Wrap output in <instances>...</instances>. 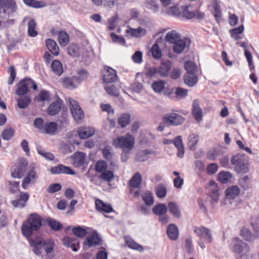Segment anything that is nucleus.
<instances>
[{"label": "nucleus", "mask_w": 259, "mask_h": 259, "mask_svg": "<svg viewBox=\"0 0 259 259\" xmlns=\"http://www.w3.org/2000/svg\"><path fill=\"white\" fill-rule=\"evenodd\" d=\"M85 154L82 152L77 151L72 154L70 158L72 160V164L74 167H78L85 163Z\"/></svg>", "instance_id": "obj_13"}, {"label": "nucleus", "mask_w": 259, "mask_h": 259, "mask_svg": "<svg viewBox=\"0 0 259 259\" xmlns=\"http://www.w3.org/2000/svg\"><path fill=\"white\" fill-rule=\"evenodd\" d=\"M0 9H3L4 13L10 16L16 12V3L14 0H0Z\"/></svg>", "instance_id": "obj_11"}, {"label": "nucleus", "mask_w": 259, "mask_h": 259, "mask_svg": "<svg viewBox=\"0 0 259 259\" xmlns=\"http://www.w3.org/2000/svg\"><path fill=\"white\" fill-rule=\"evenodd\" d=\"M43 221L42 218L36 213L29 215L21 226L22 234L26 237L30 236L33 231H37L40 228Z\"/></svg>", "instance_id": "obj_1"}, {"label": "nucleus", "mask_w": 259, "mask_h": 259, "mask_svg": "<svg viewBox=\"0 0 259 259\" xmlns=\"http://www.w3.org/2000/svg\"><path fill=\"white\" fill-rule=\"evenodd\" d=\"M124 240L125 244L130 248L133 249L139 250L140 251H143L144 248L143 246L136 243L131 237L125 236L124 237Z\"/></svg>", "instance_id": "obj_36"}, {"label": "nucleus", "mask_w": 259, "mask_h": 259, "mask_svg": "<svg viewBox=\"0 0 259 259\" xmlns=\"http://www.w3.org/2000/svg\"><path fill=\"white\" fill-rule=\"evenodd\" d=\"M112 145L122 150H132L135 144V137L130 134L117 137L112 140Z\"/></svg>", "instance_id": "obj_2"}, {"label": "nucleus", "mask_w": 259, "mask_h": 259, "mask_svg": "<svg viewBox=\"0 0 259 259\" xmlns=\"http://www.w3.org/2000/svg\"><path fill=\"white\" fill-rule=\"evenodd\" d=\"M37 152L39 154H40L46 159L52 160L54 158V155L52 153L46 152L40 148H37Z\"/></svg>", "instance_id": "obj_62"}, {"label": "nucleus", "mask_w": 259, "mask_h": 259, "mask_svg": "<svg viewBox=\"0 0 259 259\" xmlns=\"http://www.w3.org/2000/svg\"><path fill=\"white\" fill-rule=\"evenodd\" d=\"M38 179V175L36 171L33 169L29 171L26 176L23 180L22 186L24 189H26L30 184H34Z\"/></svg>", "instance_id": "obj_14"}, {"label": "nucleus", "mask_w": 259, "mask_h": 259, "mask_svg": "<svg viewBox=\"0 0 259 259\" xmlns=\"http://www.w3.org/2000/svg\"><path fill=\"white\" fill-rule=\"evenodd\" d=\"M61 108V104L59 101L54 102L48 108V113L51 115H55L59 113Z\"/></svg>", "instance_id": "obj_35"}, {"label": "nucleus", "mask_w": 259, "mask_h": 259, "mask_svg": "<svg viewBox=\"0 0 259 259\" xmlns=\"http://www.w3.org/2000/svg\"><path fill=\"white\" fill-rule=\"evenodd\" d=\"M61 151L64 154H69L75 150V148L69 143H62L60 147Z\"/></svg>", "instance_id": "obj_57"}, {"label": "nucleus", "mask_w": 259, "mask_h": 259, "mask_svg": "<svg viewBox=\"0 0 259 259\" xmlns=\"http://www.w3.org/2000/svg\"><path fill=\"white\" fill-rule=\"evenodd\" d=\"M142 198L147 205L151 206L153 205L154 203V200L152 194L150 192H145L142 196Z\"/></svg>", "instance_id": "obj_54"}, {"label": "nucleus", "mask_w": 259, "mask_h": 259, "mask_svg": "<svg viewBox=\"0 0 259 259\" xmlns=\"http://www.w3.org/2000/svg\"><path fill=\"white\" fill-rule=\"evenodd\" d=\"M63 243L66 246H70L74 251L78 250L79 246V241L77 239L66 237L63 238Z\"/></svg>", "instance_id": "obj_27"}, {"label": "nucleus", "mask_w": 259, "mask_h": 259, "mask_svg": "<svg viewBox=\"0 0 259 259\" xmlns=\"http://www.w3.org/2000/svg\"><path fill=\"white\" fill-rule=\"evenodd\" d=\"M51 173L54 175L64 174L73 175L74 171L69 167L63 164H59L57 166L52 167L50 170Z\"/></svg>", "instance_id": "obj_18"}, {"label": "nucleus", "mask_w": 259, "mask_h": 259, "mask_svg": "<svg viewBox=\"0 0 259 259\" xmlns=\"http://www.w3.org/2000/svg\"><path fill=\"white\" fill-rule=\"evenodd\" d=\"M14 129L8 128L3 131L1 134V137L4 140H9L14 136Z\"/></svg>", "instance_id": "obj_50"}, {"label": "nucleus", "mask_w": 259, "mask_h": 259, "mask_svg": "<svg viewBox=\"0 0 259 259\" xmlns=\"http://www.w3.org/2000/svg\"><path fill=\"white\" fill-rule=\"evenodd\" d=\"M106 92L111 96H118L119 93L115 86L113 84H106L104 86Z\"/></svg>", "instance_id": "obj_55"}, {"label": "nucleus", "mask_w": 259, "mask_h": 259, "mask_svg": "<svg viewBox=\"0 0 259 259\" xmlns=\"http://www.w3.org/2000/svg\"><path fill=\"white\" fill-rule=\"evenodd\" d=\"M117 79L116 71L110 68H105L103 73V80L105 82L108 83L115 81Z\"/></svg>", "instance_id": "obj_15"}, {"label": "nucleus", "mask_w": 259, "mask_h": 259, "mask_svg": "<svg viewBox=\"0 0 259 259\" xmlns=\"http://www.w3.org/2000/svg\"><path fill=\"white\" fill-rule=\"evenodd\" d=\"M32 250L36 255L41 253L44 249L47 253L51 252L54 247V243L50 239L44 240L40 238H36L30 242Z\"/></svg>", "instance_id": "obj_3"}, {"label": "nucleus", "mask_w": 259, "mask_h": 259, "mask_svg": "<svg viewBox=\"0 0 259 259\" xmlns=\"http://www.w3.org/2000/svg\"><path fill=\"white\" fill-rule=\"evenodd\" d=\"M207 8L217 22H219L222 16L220 2L218 0H209L208 2Z\"/></svg>", "instance_id": "obj_8"}, {"label": "nucleus", "mask_w": 259, "mask_h": 259, "mask_svg": "<svg viewBox=\"0 0 259 259\" xmlns=\"http://www.w3.org/2000/svg\"><path fill=\"white\" fill-rule=\"evenodd\" d=\"M77 134L80 139H84L92 137L95 130L90 127H80L77 130Z\"/></svg>", "instance_id": "obj_22"}, {"label": "nucleus", "mask_w": 259, "mask_h": 259, "mask_svg": "<svg viewBox=\"0 0 259 259\" xmlns=\"http://www.w3.org/2000/svg\"><path fill=\"white\" fill-rule=\"evenodd\" d=\"M194 233L200 237V240H204L205 241L211 243L213 238L211 231L203 226L194 228Z\"/></svg>", "instance_id": "obj_10"}, {"label": "nucleus", "mask_w": 259, "mask_h": 259, "mask_svg": "<svg viewBox=\"0 0 259 259\" xmlns=\"http://www.w3.org/2000/svg\"><path fill=\"white\" fill-rule=\"evenodd\" d=\"M104 157L108 161H110V165L113 170L118 168L117 160L114 159V153L112 151V148L110 146L105 147L103 150Z\"/></svg>", "instance_id": "obj_12"}, {"label": "nucleus", "mask_w": 259, "mask_h": 259, "mask_svg": "<svg viewBox=\"0 0 259 259\" xmlns=\"http://www.w3.org/2000/svg\"><path fill=\"white\" fill-rule=\"evenodd\" d=\"M126 33L132 36L140 37L146 34V31L141 27H139L137 29L130 28L126 30Z\"/></svg>", "instance_id": "obj_39"}, {"label": "nucleus", "mask_w": 259, "mask_h": 259, "mask_svg": "<svg viewBox=\"0 0 259 259\" xmlns=\"http://www.w3.org/2000/svg\"><path fill=\"white\" fill-rule=\"evenodd\" d=\"M71 114L77 123H80L84 118V113L79 105L78 102L74 99L68 98L67 99Z\"/></svg>", "instance_id": "obj_4"}, {"label": "nucleus", "mask_w": 259, "mask_h": 259, "mask_svg": "<svg viewBox=\"0 0 259 259\" xmlns=\"http://www.w3.org/2000/svg\"><path fill=\"white\" fill-rule=\"evenodd\" d=\"M166 188L163 185L159 184L156 187L155 193L156 196L159 198L164 197L166 196Z\"/></svg>", "instance_id": "obj_52"}, {"label": "nucleus", "mask_w": 259, "mask_h": 259, "mask_svg": "<svg viewBox=\"0 0 259 259\" xmlns=\"http://www.w3.org/2000/svg\"><path fill=\"white\" fill-rule=\"evenodd\" d=\"M167 234L170 239L176 240L179 236V230L177 226L174 224L169 225L167 228Z\"/></svg>", "instance_id": "obj_29"}, {"label": "nucleus", "mask_w": 259, "mask_h": 259, "mask_svg": "<svg viewBox=\"0 0 259 259\" xmlns=\"http://www.w3.org/2000/svg\"><path fill=\"white\" fill-rule=\"evenodd\" d=\"M154 153V152L153 151L145 150L139 153L137 158L139 161H144L148 158L149 155Z\"/></svg>", "instance_id": "obj_58"}, {"label": "nucleus", "mask_w": 259, "mask_h": 259, "mask_svg": "<svg viewBox=\"0 0 259 259\" xmlns=\"http://www.w3.org/2000/svg\"><path fill=\"white\" fill-rule=\"evenodd\" d=\"M218 180L222 183H228L232 178V174L228 171H222L219 172L218 176Z\"/></svg>", "instance_id": "obj_45"}, {"label": "nucleus", "mask_w": 259, "mask_h": 259, "mask_svg": "<svg viewBox=\"0 0 259 259\" xmlns=\"http://www.w3.org/2000/svg\"><path fill=\"white\" fill-rule=\"evenodd\" d=\"M192 114L195 119L200 122L202 119V110L200 107L199 102L198 100H195L192 104Z\"/></svg>", "instance_id": "obj_19"}, {"label": "nucleus", "mask_w": 259, "mask_h": 259, "mask_svg": "<svg viewBox=\"0 0 259 259\" xmlns=\"http://www.w3.org/2000/svg\"><path fill=\"white\" fill-rule=\"evenodd\" d=\"M181 15L182 17L188 19L194 18V11H192V8L190 6L182 7Z\"/></svg>", "instance_id": "obj_40"}, {"label": "nucleus", "mask_w": 259, "mask_h": 259, "mask_svg": "<svg viewBox=\"0 0 259 259\" xmlns=\"http://www.w3.org/2000/svg\"><path fill=\"white\" fill-rule=\"evenodd\" d=\"M240 193L239 188L236 186H232L225 190L226 195L228 198L233 199L237 196Z\"/></svg>", "instance_id": "obj_37"}, {"label": "nucleus", "mask_w": 259, "mask_h": 259, "mask_svg": "<svg viewBox=\"0 0 259 259\" xmlns=\"http://www.w3.org/2000/svg\"><path fill=\"white\" fill-rule=\"evenodd\" d=\"M100 178L104 181L110 182L114 179V175L113 171L106 170L101 174Z\"/></svg>", "instance_id": "obj_49"}, {"label": "nucleus", "mask_w": 259, "mask_h": 259, "mask_svg": "<svg viewBox=\"0 0 259 259\" xmlns=\"http://www.w3.org/2000/svg\"><path fill=\"white\" fill-rule=\"evenodd\" d=\"M100 239L98 234L95 233L88 236L86 240L84 242L83 245L84 247L87 246L88 247H92L96 246L100 243Z\"/></svg>", "instance_id": "obj_20"}, {"label": "nucleus", "mask_w": 259, "mask_h": 259, "mask_svg": "<svg viewBox=\"0 0 259 259\" xmlns=\"http://www.w3.org/2000/svg\"><path fill=\"white\" fill-rule=\"evenodd\" d=\"M20 198L12 201V204L14 207H23L26 202L27 201L29 196L27 193L21 192L19 196Z\"/></svg>", "instance_id": "obj_28"}, {"label": "nucleus", "mask_w": 259, "mask_h": 259, "mask_svg": "<svg viewBox=\"0 0 259 259\" xmlns=\"http://www.w3.org/2000/svg\"><path fill=\"white\" fill-rule=\"evenodd\" d=\"M142 181V176L139 172H136L130 181V185L133 188H138Z\"/></svg>", "instance_id": "obj_46"}, {"label": "nucleus", "mask_w": 259, "mask_h": 259, "mask_svg": "<svg viewBox=\"0 0 259 259\" xmlns=\"http://www.w3.org/2000/svg\"><path fill=\"white\" fill-rule=\"evenodd\" d=\"M27 164L26 159H19L11 172V176L14 178H21L26 171Z\"/></svg>", "instance_id": "obj_9"}, {"label": "nucleus", "mask_w": 259, "mask_h": 259, "mask_svg": "<svg viewBox=\"0 0 259 259\" xmlns=\"http://www.w3.org/2000/svg\"><path fill=\"white\" fill-rule=\"evenodd\" d=\"M151 52L153 57L159 60L162 57V51L157 44H154L151 48Z\"/></svg>", "instance_id": "obj_47"}, {"label": "nucleus", "mask_w": 259, "mask_h": 259, "mask_svg": "<svg viewBox=\"0 0 259 259\" xmlns=\"http://www.w3.org/2000/svg\"><path fill=\"white\" fill-rule=\"evenodd\" d=\"M240 235L246 241H250L254 239V236L251 234L250 231L246 228L241 230Z\"/></svg>", "instance_id": "obj_59"}, {"label": "nucleus", "mask_w": 259, "mask_h": 259, "mask_svg": "<svg viewBox=\"0 0 259 259\" xmlns=\"http://www.w3.org/2000/svg\"><path fill=\"white\" fill-rule=\"evenodd\" d=\"M30 101L31 99L29 97H21L17 100L18 106L20 109H24L29 105Z\"/></svg>", "instance_id": "obj_48"}, {"label": "nucleus", "mask_w": 259, "mask_h": 259, "mask_svg": "<svg viewBox=\"0 0 259 259\" xmlns=\"http://www.w3.org/2000/svg\"><path fill=\"white\" fill-rule=\"evenodd\" d=\"M184 82L190 87H193L197 81V77L195 73H186L184 76Z\"/></svg>", "instance_id": "obj_33"}, {"label": "nucleus", "mask_w": 259, "mask_h": 259, "mask_svg": "<svg viewBox=\"0 0 259 259\" xmlns=\"http://www.w3.org/2000/svg\"><path fill=\"white\" fill-rule=\"evenodd\" d=\"M95 204L97 209L100 211L110 213L113 211V208L110 204L104 203L100 199L96 200Z\"/></svg>", "instance_id": "obj_26"}, {"label": "nucleus", "mask_w": 259, "mask_h": 259, "mask_svg": "<svg viewBox=\"0 0 259 259\" xmlns=\"http://www.w3.org/2000/svg\"><path fill=\"white\" fill-rule=\"evenodd\" d=\"M106 168L107 164L103 160L99 161L96 164L95 170H96L97 172H103V171L106 170Z\"/></svg>", "instance_id": "obj_61"}, {"label": "nucleus", "mask_w": 259, "mask_h": 259, "mask_svg": "<svg viewBox=\"0 0 259 259\" xmlns=\"http://www.w3.org/2000/svg\"><path fill=\"white\" fill-rule=\"evenodd\" d=\"M59 41L60 45L65 46L69 42V36L64 31L60 32L58 34Z\"/></svg>", "instance_id": "obj_53"}, {"label": "nucleus", "mask_w": 259, "mask_h": 259, "mask_svg": "<svg viewBox=\"0 0 259 259\" xmlns=\"http://www.w3.org/2000/svg\"><path fill=\"white\" fill-rule=\"evenodd\" d=\"M31 87L34 90L37 89V85L31 79L25 78L23 80H21L17 84L18 89L16 93L19 96L26 94L28 92V89Z\"/></svg>", "instance_id": "obj_6"}, {"label": "nucleus", "mask_w": 259, "mask_h": 259, "mask_svg": "<svg viewBox=\"0 0 259 259\" xmlns=\"http://www.w3.org/2000/svg\"><path fill=\"white\" fill-rule=\"evenodd\" d=\"M186 46V40L184 39L181 38L173 44L172 50L175 53L180 54L184 52Z\"/></svg>", "instance_id": "obj_25"}, {"label": "nucleus", "mask_w": 259, "mask_h": 259, "mask_svg": "<svg viewBox=\"0 0 259 259\" xmlns=\"http://www.w3.org/2000/svg\"><path fill=\"white\" fill-rule=\"evenodd\" d=\"M184 121V118L176 113H168L162 117L163 123L167 126H177L183 124Z\"/></svg>", "instance_id": "obj_5"}, {"label": "nucleus", "mask_w": 259, "mask_h": 259, "mask_svg": "<svg viewBox=\"0 0 259 259\" xmlns=\"http://www.w3.org/2000/svg\"><path fill=\"white\" fill-rule=\"evenodd\" d=\"M28 26V33L29 36L31 37H35L37 36L38 33L35 30L36 23L33 19L29 20L27 23Z\"/></svg>", "instance_id": "obj_42"}, {"label": "nucleus", "mask_w": 259, "mask_h": 259, "mask_svg": "<svg viewBox=\"0 0 259 259\" xmlns=\"http://www.w3.org/2000/svg\"><path fill=\"white\" fill-rule=\"evenodd\" d=\"M171 67V64L169 61L161 62L160 66L157 68L158 74L161 77L167 76Z\"/></svg>", "instance_id": "obj_21"}, {"label": "nucleus", "mask_w": 259, "mask_h": 259, "mask_svg": "<svg viewBox=\"0 0 259 259\" xmlns=\"http://www.w3.org/2000/svg\"><path fill=\"white\" fill-rule=\"evenodd\" d=\"M164 82L162 80L154 81L152 84V88L155 92L160 93L164 88Z\"/></svg>", "instance_id": "obj_51"}, {"label": "nucleus", "mask_w": 259, "mask_h": 259, "mask_svg": "<svg viewBox=\"0 0 259 259\" xmlns=\"http://www.w3.org/2000/svg\"><path fill=\"white\" fill-rule=\"evenodd\" d=\"M51 68L52 71L58 75H61L63 72L62 63L58 60L53 61L51 64Z\"/></svg>", "instance_id": "obj_41"}, {"label": "nucleus", "mask_w": 259, "mask_h": 259, "mask_svg": "<svg viewBox=\"0 0 259 259\" xmlns=\"http://www.w3.org/2000/svg\"><path fill=\"white\" fill-rule=\"evenodd\" d=\"M180 33L175 30L167 32L164 37V40L170 44H174L181 38Z\"/></svg>", "instance_id": "obj_23"}, {"label": "nucleus", "mask_w": 259, "mask_h": 259, "mask_svg": "<svg viewBox=\"0 0 259 259\" xmlns=\"http://www.w3.org/2000/svg\"><path fill=\"white\" fill-rule=\"evenodd\" d=\"M153 211L156 215L160 216L165 214L167 211V206L164 204L156 205L153 208Z\"/></svg>", "instance_id": "obj_43"}, {"label": "nucleus", "mask_w": 259, "mask_h": 259, "mask_svg": "<svg viewBox=\"0 0 259 259\" xmlns=\"http://www.w3.org/2000/svg\"><path fill=\"white\" fill-rule=\"evenodd\" d=\"M199 141V136L195 134H191L188 137V146L191 150H194Z\"/></svg>", "instance_id": "obj_31"}, {"label": "nucleus", "mask_w": 259, "mask_h": 259, "mask_svg": "<svg viewBox=\"0 0 259 259\" xmlns=\"http://www.w3.org/2000/svg\"><path fill=\"white\" fill-rule=\"evenodd\" d=\"M233 251L240 254V257L247 259L249 255V248L247 245L238 238L234 240Z\"/></svg>", "instance_id": "obj_7"}, {"label": "nucleus", "mask_w": 259, "mask_h": 259, "mask_svg": "<svg viewBox=\"0 0 259 259\" xmlns=\"http://www.w3.org/2000/svg\"><path fill=\"white\" fill-rule=\"evenodd\" d=\"M232 164L235 165V169L238 172H246L247 168L244 162L239 158L238 156H233L231 159Z\"/></svg>", "instance_id": "obj_16"}, {"label": "nucleus", "mask_w": 259, "mask_h": 259, "mask_svg": "<svg viewBox=\"0 0 259 259\" xmlns=\"http://www.w3.org/2000/svg\"><path fill=\"white\" fill-rule=\"evenodd\" d=\"M168 208L169 212L175 217L180 218L181 217V211L178 204L174 202H170L168 203Z\"/></svg>", "instance_id": "obj_38"}, {"label": "nucleus", "mask_w": 259, "mask_h": 259, "mask_svg": "<svg viewBox=\"0 0 259 259\" xmlns=\"http://www.w3.org/2000/svg\"><path fill=\"white\" fill-rule=\"evenodd\" d=\"M130 115L127 113H123L118 119V123L121 127L124 128L130 122Z\"/></svg>", "instance_id": "obj_44"}, {"label": "nucleus", "mask_w": 259, "mask_h": 259, "mask_svg": "<svg viewBox=\"0 0 259 259\" xmlns=\"http://www.w3.org/2000/svg\"><path fill=\"white\" fill-rule=\"evenodd\" d=\"M50 95L48 92L45 90L41 91L38 96L36 97V99L38 102H45L49 101Z\"/></svg>", "instance_id": "obj_56"}, {"label": "nucleus", "mask_w": 259, "mask_h": 259, "mask_svg": "<svg viewBox=\"0 0 259 259\" xmlns=\"http://www.w3.org/2000/svg\"><path fill=\"white\" fill-rule=\"evenodd\" d=\"M72 233L76 237L79 238H82L87 234L86 230L80 227L73 228Z\"/></svg>", "instance_id": "obj_60"}, {"label": "nucleus", "mask_w": 259, "mask_h": 259, "mask_svg": "<svg viewBox=\"0 0 259 259\" xmlns=\"http://www.w3.org/2000/svg\"><path fill=\"white\" fill-rule=\"evenodd\" d=\"M80 83V80L77 76L66 77L63 79V86L67 89H74Z\"/></svg>", "instance_id": "obj_17"}, {"label": "nucleus", "mask_w": 259, "mask_h": 259, "mask_svg": "<svg viewBox=\"0 0 259 259\" xmlns=\"http://www.w3.org/2000/svg\"><path fill=\"white\" fill-rule=\"evenodd\" d=\"M146 8L150 10L153 13L157 12L159 9V7L157 3L154 1L150 0L147 4Z\"/></svg>", "instance_id": "obj_63"}, {"label": "nucleus", "mask_w": 259, "mask_h": 259, "mask_svg": "<svg viewBox=\"0 0 259 259\" xmlns=\"http://www.w3.org/2000/svg\"><path fill=\"white\" fill-rule=\"evenodd\" d=\"M173 144L178 149V156L180 158H183L184 155L185 150L181 136H177L173 140Z\"/></svg>", "instance_id": "obj_24"}, {"label": "nucleus", "mask_w": 259, "mask_h": 259, "mask_svg": "<svg viewBox=\"0 0 259 259\" xmlns=\"http://www.w3.org/2000/svg\"><path fill=\"white\" fill-rule=\"evenodd\" d=\"M175 94L177 98H183L187 96L188 91L182 88H178L176 89Z\"/></svg>", "instance_id": "obj_64"}, {"label": "nucleus", "mask_w": 259, "mask_h": 259, "mask_svg": "<svg viewBox=\"0 0 259 259\" xmlns=\"http://www.w3.org/2000/svg\"><path fill=\"white\" fill-rule=\"evenodd\" d=\"M162 11L169 16H179L181 14V8H179L177 5H174L165 10H163Z\"/></svg>", "instance_id": "obj_30"}, {"label": "nucleus", "mask_w": 259, "mask_h": 259, "mask_svg": "<svg viewBox=\"0 0 259 259\" xmlns=\"http://www.w3.org/2000/svg\"><path fill=\"white\" fill-rule=\"evenodd\" d=\"M57 124L54 122H48L45 124L42 133L53 135L57 131Z\"/></svg>", "instance_id": "obj_34"}, {"label": "nucleus", "mask_w": 259, "mask_h": 259, "mask_svg": "<svg viewBox=\"0 0 259 259\" xmlns=\"http://www.w3.org/2000/svg\"><path fill=\"white\" fill-rule=\"evenodd\" d=\"M46 46L49 50L55 56L59 55V47L55 41L48 39L46 41Z\"/></svg>", "instance_id": "obj_32"}]
</instances>
